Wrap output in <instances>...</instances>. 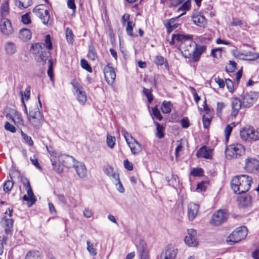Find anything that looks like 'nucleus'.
I'll return each mask as SVG.
<instances>
[{
    "label": "nucleus",
    "mask_w": 259,
    "mask_h": 259,
    "mask_svg": "<svg viewBox=\"0 0 259 259\" xmlns=\"http://www.w3.org/2000/svg\"><path fill=\"white\" fill-rule=\"evenodd\" d=\"M25 259H41L40 253L37 250H30L26 254Z\"/></svg>",
    "instance_id": "nucleus-31"
},
{
    "label": "nucleus",
    "mask_w": 259,
    "mask_h": 259,
    "mask_svg": "<svg viewBox=\"0 0 259 259\" xmlns=\"http://www.w3.org/2000/svg\"><path fill=\"white\" fill-rule=\"evenodd\" d=\"M4 127L6 131L11 133H14L16 132V127L8 121L5 122Z\"/></svg>",
    "instance_id": "nucleus-57"
},
{
    "label": "nucleus",
    "mask_w": 259,
    "mask_h": 259,
    "mask_svg": "<svg viewBox=\"0 0 259 259\" xmlns=\"http://www.w3.org/2000/svg\"><path fill=\"white\" fill-rule=\"evenodd\" d=\"M151 114L153 118H156L159 121H161L162 119V116L157 106L152 108Z\"/></svg>",
    "instance_id": "nucleus-35"
},
{
    "label": "nucleus",
    "mask_w": 259,
    "mask_h": 259,
    "mask_svg": "<svg viewBox=\"0 0 259 259\" xmlns=\"http://www.w3.org/2000/svg\"><path fill=\"white\" fill-rule=\"evenodd\" d=\"M106 142L109 148H113L115 143V138L113 136L108 135L107 136Z\"/></svg>",
    "instance_id": "nucleus-49"
},
{
    "label": "nucleus",
    "mask_w": 259,
    "mask_h": 259,
    "mask_svg": "<svg viewBox=\"0 0 259 259\" xmlns=\"http://www.w3.org/2000/svg\"><path fill=\"white\" fill-rule=\"evenodd\" d=\"M104 74L105 78L108 83H113L116 78V74L114 68L108 64L104 68Z\"/></svg>",
    "instance_id": "nucleus-15"
},
{
    "label": "nucleus",
    "mask_w": 259,
    "mask_h": 259,
    "mask_svg": "<svg viewBox=\"0 0 259 259\" xmlns=\"http://www.w3.org/2000/svg\"><path fill=\"white\" fill-rule=\"evenodd\" d=\"M143 92L144 95L146 96L148 102L149 103H151L153 100V96L151 93V90L143 88Z\"/></svg>",
    "instance_id": "nucleus-46"
},
{
    "label": "nucleus",
    "mask_w": 259,
    "mask_h": 259,
    "mask_svg": "<svg viewBox=\"0 0 259 259\" xmlns=\"http://www.w3.org/2000/svg\"><path fill=\"white\" fill-rule=\"evenodd\" d=\"M242 101L238 98H234L232 100V112L231 115L236 117L238 113L241 106Z\"/></svg>",
    "instance_id": "nucleus-20"
},
{
    "label": "nucleus",
    "mask_w": 259,
    "mask_h": 259,
    "mask_svg": "<svg viewBox=\"0 0 259 259\" xmlns=\"http://www.w3.org/2000/svg\"><path fill=\"white\" fill-rule=\"evenodd\" d=\"M240 135L243 141H250L259 140V130L255 131L252 127L245 128L240 130Z\"/></svg>",
    "instance_id": "nucleus-8"
},
{
    "label": "nucleus",
    "mask_w": 259,
    "mask_h": 259,
    "mask_svg": "<svg viewBox=\"0 0 259 259\" xmlns=\"http://www.w3.org/2000/svg\"><path fill=\"white\" fill-rule=\"evenodd\" d=\"M49 66L47 73L51 80L53 78V62L52 60H49Z\"/></svg>",
    "instance_id": "nucleus-51"
},
{
    "label": "nucleus",
    "mask_w": 259,
    "mask_h": 259,
    "mask_svg": "<svg viewBox=\"0 0 259 259\" xmlns=\"http://www.w3.org/2000/svg\"><path fill=\"white\" fill-rule=\"evenodd\" d=\"M176 38L181 40L179 49L183 56L185 58H192L193 62H198L201 55L206 50L205 46L198 45L194 41L192 35H178Z\"/></svg>",
    "instance_id": "nucleus-1"
},
{
    "label": "nucleus",
    "mask_w": 259,
    "mask_h": 259,
    "mask_svg": "<svg viewBox=\"0 0 259 259\" xmlns=\"http://www.w3.org/2000/svg\"><path fill=\"white\" fill-rule=\"evenodd\" d=\"M33 12L38 17L44 25H47L50 19L49 11L46 8L45 5H39L36 6L33 10Z\"/></svg>",
    "instance_id": "nucleus-6"
},
{
    "label": "nucleus",
    "mask_w": 259,
    "mask_h": 259,
    "mask_svg": "<svg viewBox=\"0 0 259 259\" xmlns=\"http://www.w3.org/2000/svg\"><path fill=\"white\" fill-rule=\"evenodd\" d=\"M41 116L42 115L37 105L35 104L29 108V115L27 116L28 121L35 118V117Z\"/></svg>",
    "instance_id": "nucleus-23"
},
{
    "label": "nucleus",
    "mask_w": 259,
    "mask_h": 259,
    "mask_svg": "<svg viewBox=\"0 0 259 259\" xmlns=\"http://www.w3.org/2000/svg\"><path fill=\"white\" fill-rule=\"evenodd\" d=\"M104 172L108 176L112 177L117 181H119V175L114 171V169L110 166H107L104 167Z\"/></svg>",
    "instance_id": "nucleus-30"
},
{
    "label": "nucleus",
    "mask_w": 259,
    "mask_h": 259,
    "mask_svg": "<svg viewBox=\"0 0 259 259\" xmlns=\"http://www.w3.org/2000/svg\"><path fill=\"white\" fill-rule=\"evenodd\" d=\"M226 84L229 90V91L231 93H233L234 92V83L232 80L229 78L226 79Z\"/></svg>",
    "instance_id": "nucleus-62"
},
{
    "label": "nucleus",
    "mask_w": 259,
    "mask_h": 259,
    "mask_svg": "<svg viewBox=\"0 0 259 259\" xmlns=\"http://www.w3.org/2000/svg\"><path fill=\"white\" fill-rule=\"evenodd\" d=\"M21 21L24 24H29L31 23V19L29 16V14L27 13L21 16Z\"/></svg>",
    "instance_id": "nucleus-61"
},
{
    "label": "nucleus",
    "mask_w": 259,
    "mask_h": 259,
    "mask_svg": "<svg viewBox=\"0 0 259 259\" xmlns=\"http://www.w3.org/2000/svg\"><path fill=\"white\" fill-rule=\"evenodd\" d=\"M71 84L74 90V93L76 97L77 100L79 103L84 105L87 101V97L83 88L76 80H72Z\"/></svg>",
    "instance_id": "nucleus-7"
},
{
    "label": "nucleus",
    "mask_w": 259,
    "mask_h": 259,
    "mask_svg": "<svg viewBox=\"0 0 259 259\" xmlns=\"http://www.w3.org/2000/svg\"><path fill=\"white\" fill-rule=\"evenodd\" d=\"M199 206L198 204L190 203L188 205V216L190 221H193L196 217L199 211Z\"/></svg>",
    "instance_id": "nucleus-18"
},
{
    "label": "nucleus",
    "mask_w": 259,
    "mask_h": 259,
    "mask_svg": "<svg viewBox=\"0 0 259 259\" xmlns=\"http://www.w3.org/2000/svg\"><path fill=\"white\" fill-rule=\"evenodd\" d=\"M203 170L202 168H194L192 169L191 172V174L194 177H199L203 175Z\"/></svg>",
    "instance_id": "nucleus-60"
},
{
    "label": "nucleus",
    "mask_w": 259,
    "mask_h": 259,
    "mask_svg": "<svg viewBox=\"0 0 259 259\" xmlns=\"http://www.w3.org/2000/svg\"><path fill=\"white\" fill-rule=\"evenodd\" d=\"M226 107L225 104L223 102H218L217 103V115L221 117L222 116V110L224 109Z\"/></svg>",
    "instance_id": "nucleus-54"
},
{
    "label": "nucleus",
    "mask_w": 259,
    "mask_h": 259,
    "mask_svg": "<svg viewBox=\"0 0 259 259\" xmlns=\"http://www.w3.org/2000/svg\"><path fill=\"white\" fill-rule=\"evenodd\" d=\"M13 122L16 125H24V120L22 119L21 115L18 113H16Z\"/></svg>",
    "instance_id": "nucleus-50"
},
{
    "label": "nucleus",
    "mask_w": 259,
    "mask_h": 259,
    "mask_svg": "<svg viewBox=\"0 0 259 259\" xmlns=\"http://www.w3.org/2000/svg\"><path fill=\"white\" fill-rule=\"evenodd\" d=\"M193 22L197 26L205 27L207 24V20L205 17L199 12H196L192 16Z\"/></svg>",
    "instance_id": "nucleus-16"
},
{
    "label": "nucleus",
    "mask_w": 259,
    "mask_h": 259,
    "mask_svg": "<svg viewBox=\"0 0 259 259\" xmlns=\"http://www.w3.org/2000/svg\"><path fill=\"white\" fill-rule=\"evenodd\" d=\"M9 4L8 2L6 1L3 4L1 7V15L2 18H5L9 12Z\"/></svg>",
    "instance_id": "nucleus-43"
},
{
    "label": "nucleus",
    "mask_w": 259,
    "mask_h": 259,
    "mask_svg": "<svg viewBox=\"0 0 259 259\" xmlns=\"http://www.w3.org/2000/svg\"><path fill=\"white\" fill-rule=\"evenodd\" d=\"M252 183L251 177L241 175L233 177L231 181L230 186L235 194H240L248 191Z\"/></svg>",
    "instance_id": "nucleus-2"
},
{
    "label": "nucleus",
    "mask_w": 259,
    "mask_h": 259,
    "mask_svg": "<svg viewBox=\"0 0 259 259\" xmlns=\"http://www.w3.org/2000/svg\"><path fill=\"white\" fill-rule=\"evenodd\" d=\"M42 116L37 117L30 120H29L31 126L35 130H39L42 126Z\"/></svg>",
    "instance_id": "nucleus-28"
},
{
    "label": "nucleus",
    "mask_w": 259,
    "mask_h": 259,
    "mask_svg": "<svg viewBox=\"0 0 259 259\" xmlns=\"http://www.w3.org/2000/svg\"><path fill=\"white\" fill-rule=\"evenodd\" d=\"M88 57L93 61L95 60L97 58V53L94 47L92 46L89 47V52L88 53Z\"/></svg>",
    "instance_id": "nucleus-37"
},
{
    "label": "nucleus",
    "mask_w": 259,
    "mask_h": 259,
    "mask_svg": "<svg viewBox=\"0 0 259 259\" xmlns=\"http://www.w3.org/2000/svg\"><path fill=\"white\" fill-rule=\"evenodd\" d=\"M38 55L39 58L44 62H46L48 60H49V58L51 56L50 52L49 51H46V49H43Z\"/></svg>",
    "instance_id": "nucleus-38"
},
{
    "label": "nucleus",
    "mask_w": 259,
    "mask_h": 259,
    "mask_svg": "<svg viewBox=\"0 0 259 259\" xmlns=\"http://www.w3.org/2000/svg\"><path fill=\"white\" fill-rule=\"evenodd\" d=\"M80 65L82 68L85 69L88 72H92V68L86 60L82 59L80 61Z\"/></svg>",
    "instance_id": "nucleus-48"
},
{
    "label": "nucleus",
    "mask_w": 259,
    "mask_h": 259,
    "mask_svg": "<svg viewBox=\"0 0 259 259\" xmlns=\"http://www.w3.org/2000/svg\"><path fill=\"white\" fill-rule=\"evenodd\" d=\"M155 124L156 125V137L159 139H162L164 137V127L158 122H156Z\"/></svg>",
    "instance_id": "nucleus-39"
},
{
    "label": "nucleus",
    "mask_w": 259,
    "mask_h": 259,
    "mask_svg": "<svg viewBox=\"0 0 259 259\" xmlns=\"http://www.w3.org/2000/svg\"><path fill=\"white\" fill-rule=\"evenodd\" d=\"M53 169L57 172L61 173L63 171V168L61 167L59 164H57L55 159H51Z\"/></svg>",
    "instance_id": "nucleus-59"
},
{
    "label": "nucleus",
    "mask_w": 259,
    "mask_h": 259,
    "mask_svg": "<svg viewBox=\"0 0 259 259\" xmlns=\"http://www.w3.org/2000/svg\"><path fill=\"white\" fill-rule=\"evenodd\" d=\"M14 185L13 181L8 180L3 185V190L5 193L9 192L12 189Z\"/></svg>",
    "instance_id": "nucleus-44"
},
{
    "label": "nucleus",
    "mask_w": 259,
    "mask_h": 259,
    "mask_svg": "<svg viewBox=\"0 0 259 259\" xmlns=\"http://www.w3.org/2000/svg\"><path fill=\"white\" fill-rule=\"evenodd\" d=\"M228 217V210L226 209H220L212 215L210 224L216 226H220L226 222Z\"/></svg>",
    "instance_id": "nucleus-5"
},
{
    "label": "nucleus",
    "mask_w": 259,
    "mask_h": 259,
    "mask_svg": "<svg viewBox=\"0 0 259 259\" xmlns=\"http://www.w3.org/2000/svg\"><path fill=\"white\" fill-rule=\"evenodd\" d=\"M73 167L75 168L77 175L80 178H84L87 176V170L83 163L77 161L75 162Z\"/></svg>",
    "instance_id": "nucleus-19"
},
{
    "label": "nucleus",
    "mask_w": 259,
    "mask_h": 259,
    "mask_svg": "<svg viewBox=\"0 0 259 259\" xmlns=\"http://www.w3.org/2000/svg\"><path fill=\"white\" fill-rule=\"evenodd\" d=\"M26 183H23L24 187H25L26 190L27 191V193L28 196L29 197L30 202H31V204H33L36 201V199L35 198V196L33 194L32 190L31 189L30 183L29 181L27 179Z\"/></svg>",
    "instance_id": "nucleus-27"
},
{
    "label": "nucleus",
    "mask_w": 259,
    "mask_h": 259,
    "mask_svg": "<svg viewBox=\"0 0 259 259\" xmlns=\"http://www.w3.org/2000/svg\"><path fill=\"white\" fill-rule=\"evenodd\" d=\"M87 249L89 252L90 255L92 256H95L97 254V250L94 247L93 243H91L89 240H87Z\"/></svg>",
    "instance_id": "nucleus-41"
},
{
    "label": "nucleus",
    "mask_w": 259,
    "mask_h": 259,
    "mask_svg": "<svg viewBox=\"0 0 259 259\" xmlns=\"http://www.w3.org/2000/svg\"><path fill=\"white\" fill-rule=\"evenodd\" d=\"M154 63L158 66H161L164 62V59L161 56H157L155 58Z\"/></svg>",
    "instance_id": "nucleus-64"
},
{
    "label": "nucleus",
    "mask_w": 259,
    "mask_h": 259,
    "mask_svg": "<svg viewBox=\"0 0 259 259\" xmlns=\"http://www.w3.org/2000/svg\"><path fill=\"white\" fill-rule=\"evenodd\" d=\"M232 129L233 127L230 124H228L225 128L224 132L226 142L229 141V139L232 131Z\"/></svg>",
    "instance_id": "nucleus-53"
},
{
    "label": "nucleus",
    "mask_w": 259,
    "mask_h": 259,
    "mask_svg": "<svg viewBox=\"0 0 259 259\" xmlns=\"http://www.w3.org/2000/svg\"><path fill=\"white\" fill-rule=\"evenodd\" d=\"M31 32L26 28L21 29L19 32V38L23 41H27L31 38Z\"/></svg>",
    "instance_id": "nucleus-25"
},
{
    "label": "nucleus",
    "mask_w": 259,
    "mask_h": 259,
    "mask_svg": "<svg viewBox=\"0 0 259 259\" xmlns=\"http://www.w3.org/2000/svg\"><path fill=\"white\" fill-rule=\"evenodd\" d=\"M188 235L185 238V243L190 247H196L198 245V241L196 237V231L193 229H188Z\"/></svg>",
    "instance_id": "nucleus-11"
},
{
    "label": "nucleus",
    "mask_w": 259,
    "mask_h": 259,
    "mask_svg": "<svg viewBox=\"0 0 259 259\" xmlns=\"http://www.w3.org/2000/svg\"><path fill=\"white\" fill-rule=\"evenodd\" d=\"M247 234V229L246 227L242 226L237 228L228 237L227 242L229 245H232L240 242L245 238Z\"/></svg>",
    "instance_id": "nucleus-3"
},
{
    "label": "nucleus",
    "mask_w": 259,
    "mask_h": 259,
    "mask_svg": "<svg viewBox=\"0 0 259 259\" xmlns=\"http://www.w3.org/2000/svg\"><path fill=\"white\" fill-rule=\"evenodd\" d=\"M244 146L239 143H235L227 146L225 154L227 158H237L244 153Z\"/></svg>",
    "instance_id": "nucleus-4"
},
{
    "label": "nucleus",
    "mask_w": 259,
    "mask_h": 259,
    "mask_svg": "<svg viewBox=\"0 0 259 259\" xmlns=\"http://www.w3.org/2000/svg\"><path fill=\"white\" fill-rule=\"evenodd\" d=\"M127 144L133 154L139 153L142 150L140 144L133 137H131V141Z\"/></svg>",
    "instance_id": "nucleus-21"
},
{
    "label": "nucleus",
    "mask_w": 259,
    "mask_h": 259,
    "mask_svg": "<svg viewBox=\"0 0 259 259\" xmlns=\"http://www.w3.org/2000/svg\"><path fill=\"white\" fill-rule=\"evenodd\" d=\"M178 250L172 244H169L165 247L161 252L160 259H175L177 254Z\"/></svg>",
    "instance_id": "nucleus-13"
},
{
    "label": "nucleus",
    "mask_w": 259,
    "mask_h": 259,
    "mask_svg": "<svg viewBox=\"0 0 259 259\" xmlns=\"http://www.w3.org/2000/svg\"><path fill=\"white\" fill-rule=\"evenodd\" d=\"M43 49H45V48H42L41 44L39 43H35L31 45L30 50L33 54L35 55L39 54L40 52L43 50Z\"/></svg>",
    "instance_id": "nucleus-33"
},
{
    "label": "nucleus",
    "mask_w": 259,
    "mask_h": 259,
    "mask_svg": "<svg viewBox=\"0 0 259 259\" xmlns=\"http://www.w3.org/2000/svg\"><path fill=\"white\" fill-rule=\"evenodd\" d=\"M222 49L219 48L213 49L211 51L210 55L217 59L220 58L222 57Z\"/></svg>",
    "instance_id": "nucleus-45"
},
{
    "label": "nucleus",
    "mask_w": 259,
    "mask_h": 259,
    "mask_svg": "<svg viewBox=\"0 0 259 259\" xmlns=\"http://www.w3.org/2000/svg\"><path fill=\"white\" fill-rule=\"evenodd\" d=\"M241 55L246 57L247 58L245 60H254L259 58L258 54L250 51L241 53Z\"/></svg>",
    "instance_id": "nucleus-36"
},
{
    "label": "nucleus",
    "mask_w": 259,
    "mask_h": 259,
    "mask_svg": "<svg viewBox=\"0 0 259 259\" xmlns=\"http://www.w3.org/2000/svg\"><path fill=\"white\" fill-rule=\"evenodd\" d=\"M196 156L197 157L209 159L210 157V150L208 149L206 146H203L197 151Z\"/></svg>",
    "instance_id": "nucleus-26"
},
{
    "label": "nucleus",
    "mask_w": 259,
    "mask_h": 259,
    "mask_svg": "<svg viewBox=\"0 0 259 259\" xmlns=\"http://www.w3.org/2000/svg\"><path fill=\"white\" fill-rule=\"evenodd\" d=\"M137 247L140 259H150L146 244L144 241H140Z\"/></svg>",
    "instance_id": "nucleus-17"
},
{
    "label": "nucleus",
    "mask_w": 259,
    "mask_h": 259,
    "mask_svg": "<svg viewBox=\"0 0 259 259\" xmlns=\"http://www.w3.org/2000/svg\"><path fill=\"white\" fill-rule=\"evenodd\" d=\"M183 14L180 15L176 18H171L167 21L164 22L165 27L167 29V32L170 33L173 30L178 28L179 24L175 23L176 20L181 16Z\"/></svg>",
    "instance_id": "nucleus-22"
},
{
    "label": "nucleus",
    "mask_w": 259,
    "mask_h": 259,
    "mask_svg": "<svg viewBox=\"0 0 259 259\" xmlns=\"http://www.w3.org/2000/svg\"><path fill=\"white\" fill-rule=\"evenodd\" d=\"M58 160L61 163L67 168L74 167V165L77 161L72 156L65 154L58 156Z\"/></svg>",
    "instance_id": "nucleus-14"
},
{
    "label": "nucleus",
    "mask_w": 259,
    "mask_h": 259,
    "mask_svg": "<svg viewBox=\"0 0 259 259\" xmlns=\"http://www.w3.org/2000/svg\"><path fill=\"white\" fill-rule=\"evenodd\" d=\"M207 182L206 181H202L197 185V190L200 192L205 191L206 189Z\"/></svg>",
    "instance_id": "nucleus-56"
},
{
    "label": "nucleus",
    "mask_w": 259,
    "mask_h": 259,
    "mask_svg": "<svg viewBox=\"0 0 259 259\" xmlns=\"http://www.w3.org/2000/svg\"><path fill=\"white\" fill-rule=\"evenodd\" d=\"M31 87L28 85L25 89L24 92H23V98L25 99L26 101L28 100L30 97Z\"/></svg>",
    "instance_id": "nucleus-63"
},
{
    "label": "nucleus",
    "mask_w": 259,
    "mask_h": 259,
    "mask_svg": "<svg viewBox=\"0 0 259 259\" xmlns=\"http://www.w3.org/2000/svg\"><path fill=\"white\" fill-rule=\"evenodd\" d=\"M5 49L9 54H13L16 52V47L13 42H7L5 45Z\"/></svg>",
    "instance_id": "nucleus-40"
},
{
    "label": "nucleus",
    "mask_w": 259,
    "mask_h": 259,
    "mask_svg": "<svg viewBox=\"0 0 259 259\" xmlns=\"http://www.w3.org/2000/svg\"><path fill=\"white\" fill-rule=\"evenodd\" d=\"M190 1L187 0L179 8V10L183 11H188L190 9Z\"/></svg>",
    "instance_id": "nucleus-58"
},
{
    "label": "nucleus",
    "mask_w": 259,
    "mask_h": 259,
    "mask_svg": "<svg viewBox=\"0 0 259 259\" xmlns=\"http://www.w3.org/2000/svg\"><path fill=\"white\" fill-rule=\"evenodd\" d=\"M237 68V63L234 61H229V66H226L225 70L227 72H233Z\"/></svg>",
    "instance_id": "nucleus-42"
},
{
    "label": "nucleus",
    "mask_w": 259,
    "mask_h": 259,
    "mask_svg": "<svg viewBox=\"0 0 259 259\" xmlns=\"http://www.w3.org/2000/svg\"><path fill=\"white\" fill-rule=\"evenodd\" d=\"M134 25H135V24H133V22L128 21L126 30L127 34L130 36H134V35L133 34V27H134Z\"/></svg>",
    "instance_id": "nucleus-55"
},
{
    "label": "nucleus",
    "mask_w": 259,
    "mask_h": 259,
    "mask_svg": "<svg viewBox=\"0 0 259 259\" xmlns=\"http://www.w3.org/2000/svg\"><path fill=\"white\" fill-rule=\"evenodd\" d=\"M15 4L20 9L28 8L32 4V0H14Z\"/></svg>",
    "instance_id": "nucleus-29"
},
{
    "label": "nucleus",
    "mask_w": 259,
    "mask_h": 259,
    "mask_svg": "<svg viewBox=\"0 0 259 259\" xmlns=\"http://www.w3.org/2000/svg\"><path fill=\"white\" fill-rule=\"evenodd\" d=\"M1 32L5 35H10L14 32L11 22L6 18H2L0 20Z\"/></svg>",
    "instance_id": "nucleus-10"
},
{
    "label": "nucleus",
    "mask_w": 259,
    "mask_h": 259,
    "mask_svg": "<svg viewBox=\"0 0 259 259\" xmlns=\"http://www.w3.org/2000/svg\"><path fill=\"white\" fill-rule=\"evenodd\" d=\"M21 135L25 142L30 146L33 145V141L32 138L25 134L23 131H21Z\"/></svg>",
    "instance_id": "nucleus-47"
},
{
    "label": "nucleus",
    "mask_w": 259,
    "mask_h": 259,
    "mask_svg": "<svg viewBox=\"0 0 259 259\" xmlns=\"http://www.w3.org/2000/svg\"><path fill=\"white\" fill-rule=\"evenodd\" d=\"M242 106L245 108H249L256 102L258 95L256 92H243L241 95Z\"/></svg>",
    "instance_id": "nucleus-9"
},
{
    "label": "nucleus",
    "mask_w": 259,
    "mask_h": 259,
    "mask_svg": "<svg viewBox=\"0 0 259 259\" xmlns=\"http://www.w3.org/2000/svg\"><path fill=\"white\" fill-rule=\"evenodd\" d=\"M245 168L249 172H258L259 171V160L252 158L246 159Z\"/></svg>",
    "instance_id": "nucleus-12"
},
{
    "label": "nucleus",
    "mask_w": 259,
    "mask_h": 259,
    "mask_svg": "<svg viewBox=\"0 0 259 259\" xmlns=\"http://www.w3.org/2000/svg\"><path fill=\"white\" fill-rule=\"evenodd\" d=\"M172 107L170 102L164 101L163 102L161 107V110L164 114L169 113Z\"/></svg>",
    "instance_id": "nucleus-32"
},
{
    "label": "nucleus",
    "mask_w": 259,
    "mask_h": 259,
    "mask_svg": "<svg viewBox=\"0 0 259 259\" xmlns=\"http://www.w3.org/2000/svg\"><path fill=\"white\" fill-rule=\"evenodd\" d=\"M240 204L243 206H249L251 204V198L250 195L241 197L239 198Z\"/></svg>",
    "instance_id": "nucleus-34"
},
{
    "label": "nucleus",
    "mask_w": 259,
    "mask_h": 259,
    "mask_svg": "<svg viewBox=\"0 0 259 259\" xmlns=\"http://www.w3.org/2000/svg\"><path fill=\"white\" fill-rule=\"evenodd\" d=\"M73 34L71 30L67 28L66 30V37L67 41L72 44L73 41Z\"/></svg>",
    "instance_id": "nucleus-52"
},
{
    "label": "nucleus",
    "mask_w": 259,
    "mask_h": 259,
    "mask_svg": "<svg viewBox=\"0 0 259 259\" xmlns=\"http://www.w3.org/2000/svg\"><path fill=\"white\" fill-rule=\"evenodd\" d=\"M6 234H9L12 232L14 221L12 219H8L4 217L2 221Z\"/></svg>",
    "instance_id": "nucleus-24"
}]
</instances>
